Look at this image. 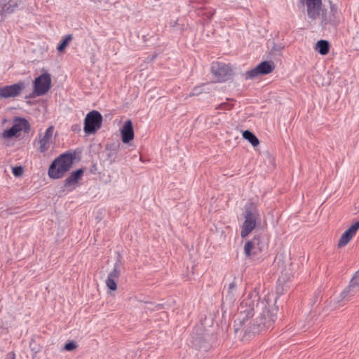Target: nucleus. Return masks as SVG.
Segmentation results:
<instances>
[{
    "mask_svg": "<svg viewBox=\"0 0 359 359\" xmlns=\"http://www.w3.org/2000/svg\"><path fill=\"white\" fill-rule=\"evenodd\" d=\"M278 307L269 296L261 300L257 291L243 299L234 320L235 332L259 334L273 327L277 318Z\"/></svg>",
    "mask_w": 359,
    "mask_h": 359,
    "instance_id": "nucleus-1",
    "label": "nucleus"
},
{
    "mask_svg": "<svg viewBox=\"0 0 359 359\" xmlns=\"http://www.w3.org/2000/svg\"><path fill=\"white\" fill-rule=\"evenodd\" d=\"M75 154L67 152L60 155L50 164L48 169V175L53 179L62 177L71 168Z\"/></svg>",
    "mask_w": 359,
    "mask_h": 359,
    "instance_id": "nucleus-2",
    "label": "nucleus"
},
{
    "mask_svg": "<svg viewBox=\"0 0 359 359\" xmlns=\"http://www.w3.org/2000/svg\"><path fill=\"white\" fill-rule=\"evenodd\" d=\"M320 26L323 29H327L328 26L336 28L340 23V13L336 4L330 3V11L323 8L320 12Z\"/></svg>",
    "mask_w": 359,
    "mask_h": 359,
    "instance_id": "nucleus-3",
    "label": "nucleus"
},
{
    "mask_svg": "<svg viewBox=\"0 0 359 359\" xmlns=\"http://www.w3.org/2000/svg\"><path fill=\"white\" fill-rule=\"evenodd\" d=\"M266 245L261 234L255 235L244 245V253L247 258L253 259L266 249Z\"/></svg>",
    "mask_w": 359,
    "mask_h": 359,
    "instance_id": "nucleus-4",
    "label": "nucleus"
},
{
    "mask_svg": "<svg viewBox=\"0 0 359 359\" xmlns=\"http://www.w3.org/2000/svg\"><path fill=\"white\" fill-rule=\"evenodd\" d=\"M254 205L250 203L245 208V221L242 226L241 236L243 238H246L255 228L257 214L253 210Z\"/></svg>",
    "mask_w": 359,
    "mask_h": 359,
    "instance_id": "nucleus-5",
    "label": "nucleus"
},
{
    "mask_svg": "<svg viewBox=\"0 0 359 359\" xmlns=\"http://www.w3.org/2000/svg\"><path fill=\"white\" fill-rule=\"evenodd\" d=\"M102 123L101 114L95 110L89 112L84 119V132L87 135L93 134L98 130Z\"/></svg>",
    "mask_w": 359,
    "mask_h": 359,
    "instance_id": "nucleus-6",
    "label": "nucleus"
},
{
    "mask_svg": "<svg viewBox=\"0 0 359 359\" xmlns=\"http://www.w3.org/2000/svg\"><path fill=\"white\" fill-rule=\"evenodd\" d=\"M51 87V78L48 73L42 74L35 79L34 83V92L31 96H41L45 95Z\"/></svg>",
    "mask_w": 359,
    "mask_h": 359,
    "instance_id": "nucleus-7",
    "label": "nucleus"
},
{
    "mask_svg": "<svg viewBox=\"0 0 359 359\" xmlns=\"http://www.w3.org/2000/svg\"><path fill=\"white\" fill-rule=\"evenodd\" d=\"M212 73L219 82L229 80L232 76V69L222 62L213 63L211 67Z\"/></svg>",
    "mask_w": 359,
    "mask_h": 359,
    "instance_id": "nucleus-8",
    "label": "nucleus"
},
{
    "mask_svg": "<svg viewBox=\"0 0 359 359\" xmlns=\"http://www.w3.org/2000/svg\"><path fill=\"white\" fill-rule=\"evenodd\" d=\"M300 2L306 6L308 18L312 21L320 18L323 8L322 0H300Z\"/></svg>",
    "mask_w": 359,
    "mask_h": 359,
    "instance_id": "nucleus-9",
    "label": "nucleus"
},
{
    "mask_svg": "<svg viewBox=\"0 0 359 359\" xmlns=\"http://www.w3.org/2000/svg\"><path fill=\"white\" fill-rule=\"evenodd\" d=\"M24 88L25 83L22 81L0 88V98L5 99L17 97L20 94L22 90H23Z\"/></svg>",
    "mask_w": 359,
    "mask_h": 359,
    "instance_id": "nucleus-10",
    "label": "nucleus"
},
{
    "mask_svg": "<svg viewBox=\"0 0 359 359\" xmlns=\"http://www.w3.org/2000/svg\"><path fill=\"white\" fill-rule=\"evenodd\" d=\"M53 133V126L48 127L43 137H40L37 144L39 145V151L40 153L46 152L50 148V141L52 138Z\"/></svg>",
    "mask_w": 359,
    "mask_h": 359,
    "instance_id": "nucleus-11",
    "label": "nucleus"
},
{
    "mask_svg": "<svg viewBox=\"0 0 359 359\" xmlns=\"http://www.w3.org/2000/svg\"><path fill=\"white\" fill-rule=\"evenodd\" d=\"M121 135L123 143H128L134 138L133 123L130 120L126 121L121 129Z\"/></svg>",
    "mask_w": 359,
    "mask_h": 359,
    "instance_id": "nucleus-12",
    "label": "nucleus"
},
{
    "mask_svg": "<svg viewBox=\"0 0 359 359\" xmlns=\"http://www.w3.org/2000/svg\"><path fill=\"white\" fill-rule=\"evenodd\" d=\"M13 126L18 132L23 131L28 133L30 130V124L27 119L21 117H15L13 120Z\"/></svg>",
    "mask_w": 359,
    "mask_h": 359,
    "instance_id": "nucleus-13",
    "label": "nucleus"
},
{
    "mask_svg": "<svg viewBox=\"0 0 359 359\" xmlns=\"http://www.w3.org/2000/svg\"><path fill=\"white\" fill-rule=\"evenodd\" d=\"M84 172L83 169H78L77 170L72 172L70 175L65 180L64 186L65 187L76 184L79 180L81 178Z\"/></svg>",
    "mask_w": 359,
    "mask_h": 359,
    "instance_id": "nucleus-14",
    "label": "nucleus"
},
{
    "mask_svg": "<svg viewBox=\"0 0 359 359\" xmlns=\"http://www.w3.org/2000/svg\"><path fill=\"white\" fill-rule=\"evenodd\" d=\"M121 145L118 144H107L106 146V150L108 151L107 158L110 161V163H114L118 158V152Z\"/></svg>",
    "mask_w": 359,
    "mask_h": 359,
    "instance_id": "nucleus-15",
    "label": "nucleus"
},
{
    "mask_svg": "<svg viewBox=\"0 0 359 359\" xmlns=\"http://www.w3.org/2000/svg\"><path fill=\"white\" fill-rule=\"evenodd\" d=\"M257 67L260 75H266L274 70L275 65L271 61H263Z\"/></svg>",
    "mask_w": 359,
    "mask_h": 359,
    "instance_id": "nucleus-16",
    "label": "nucleus"
},
{
    "mask_svg": "<svg viewBox=\"0 0 359 359\" xmlns=\"http://www.w3.org/2000/svg\"><path fill=\"white\" fill-rule=\"evenodd\" d=\"M358 288L349 284L348 287L341 292L339 302L350 301L356 294Z\"/></svg>",
    "mask_w": 359,
    "mask_h": 359,
    "instance_id": "nucleus-17",
    "label": "nucleus"
},
{
    "mask_svg": "<svg viewBox=\"0 0 359 359\" xmlns=\"http://www.w3.org/2000/svg\"><path fill=\"white\" fill-rule=\"evenodd\" d=\"M316 50L323 55H325L329 53L330 43L326 40H320L317 42Z\"/></svg>",
    "mask_w": 359,
    "mask_h": 359,
    "instance_id": "nucleus-18",
    "label": "nucleus"
},
{
    "mask_svg": "<svg viewBox=\"0 0 359 359\" xmlns=\"http://www.w3.org/2000/svg\"><path fill=\"white\" fill-rule=\"evenodd\" d=\"M122 263L120 259H118L114 265L113 270L109 273V278L118 280L121 275V269Z\"/></svg>",
    "mask_w": 359,
    "mask_h": 359,
    "instance_id": "nucleus-19",
    "label": "nucleus"
},
{
    "mask_svg": "<svg viewBox=\"0 0 359 359\" xmlns=\"http://www.w3.org/2000/svg\"><path fill=\"white\" fill-rule=\"evenodd\" d=\"M243 137L248 140L253 147H257L259 144L258 138L250 130H245L243 133Z\"/></svg>",
    "mask_w": 359,
    "mask_h": 359,
    "instance_id": "nucleus-20",
    "label": "nucleus"
},
{
    "mask_svg": "<svg viewBox=\"0 0 359 359\" xmlns=\"http://www.w3.org/2000/svg\"><path fill=\"white\" fill-rule=\"evenodd\" d=\"M15 1V0H10L8 4H5L3 8H0V15H3L5 13L13 12L17 6V4Z\"/></svg>",
    "mask_w": 359,
    "mask_h": 359,
    "instance_id": "nucleus-21",
    "label": "nucleus"
},
{
    "mask_svg": "<svg viewBox=\"0 0 359 359\" xmlns=\"http://www.w3.org/2000/svg\"><path fill=\"white\" fill-rule=\"evenodd\" d=\"M353 235L347 229L340 237L338 243V247L341 248L345 246L350 240L353 238Z\"/></svg>",
    "mask_w": 359,
    "mask_h": 359,
    "instance_id": "nucleus-22",
    "label": "nucleus"
},
{
    "mask_svg": "<svg viewBox=\"0 0 359 359\" xmlns=\"http://www.w3.org/2000/svg\"><path fill=\"white\" fill-rule=\"evenodd\" d=\"M73 39L72 34H67L66 35L62 40L60 41V44H58L57 47V50L59 52L63 51L66 47L69 45V43L72 41Z\"/></svg>",
    "mask_w": 359,
    "mask_h": 359,
    "instance_id": "nucleus-23",
    "label": "nucleus"
},
{
    "mask_svg": "<svg viewBox=\"0 0 359 359\" xmlns=\"http://www.w3.org/2000/svg\"><path fill=\"white\" fill-rule=\"evenodd\" d=\"M259 74L257 67H255L243 74V76L245 80L253 79L257 77Z\"/></svg>",
    "mask_w": 359,
    "mask_h": 359,
    "instance_id": "nucleus-24",
    "label": "nucleus"
},
{
    "mask_svg": "<svg viewBox=\"0 0 359 359\" xmlns=\"http://www.w3.org/2000/svg\"><path fill=\"white\" fill-rule=\"evenodd\" d=\"M17 133L18 132L17 131L15 127L13 126L11 128L4 131V133H2V137L4 139L11 138L15 136L17 134Z\"/></svg>",
    "mask_w": 359,
    "mask_h": 359,
    "instance_id": "nucleus-25",
    "label": "nucleus"
},
{
    "mask_svg": "<svg viewBox=\"0 0 359 359\" xmlns=\"http://www.w3.org/2000/svg\"><path fill=\"white\" fill-rule=\"evenodd\" d=\"M106 285L111 290H116L117 288L116 280L107 277L106 280Z\"/></svg>",
    "mask_w": 359,
    "mask_h": 359,
    "instance_id": "nucleus-26",
    "label": "nucleus"
},
{
    "mask_svg": "<svg viewBox=\"0 0 359 359\" xmlns=\"http://www.w3.org/2000/svg\"><path fill=\"white\" fill-rule=\"evenodd\" d=\"M29 348L34 354H36L41 351V346L36 344L34 339H32L29 342Z\"/></svg>",
    "mask_w": 359,
    "mask_h": 359,
    "instance_id": "nucleus-27",
    "label": "nucleus"
},
{
    "mask_svg": "<svg viewBox=\"0 0 359 359\" xmlns=\"http://www.w3.org/2000/svg\"><path fill=\"white\" fill-rule=\"evenodd\" d=\"M204 86H205V84H202L201 86H196L195 88H194L192 91L190 93L189 96L192 97V96H196V95H200L201 93H203V90L202 88Z\"/></svg>",
    "mask_w": 359,
    "mask_h": 359,
    "instance_id": "nucleus-28",
    "label": "nucleus"
},
{
    "mask_svg": "<svg viewBox=\"0 0 359 359\" xmlns=\"http://www.w3.org/2000/svg\"><path fill=\"white\" fill-rule=\"evenodd\" d=\"M351 285L358 288L359 286V271H357L350 281Z\"/></svg>",
    "mask_w": 359,
    "mask_h": 359,
    "instance_id": "nucleus-29",
    "label": "nucleus"
},
{
    "mask_svg": "<svg viewBox=\"0 0 359 359\" xmlns=\"http://www.w3.org/2000/svg\"><path fill=\"white\" fill-rule=\"evenodd\" d=\"M23 168L22 166H15L13 168L12 172L15 177H20L23 173Z\"/></svg>",
    "mask_w": 359,
    "mask_h": 359,
    "instance_id": "nucleus-30",
    "label": "nucleus"
},
{
    "mask_svg": "<svg viewBox=\"0 0 359 359\" xmlns=\"http://www.w3.org/2000/svg\"><path fill=\"white\" fill-rule=\"evenodd\" d=\"M76 347H77L76 344L74 341H72L67 343L65 345L64 348L66 351H71L74 350Z\"/></svg>",
    "mask_w": 359,
    "mask_h": 359,
    "instance_id": "nucleus-31",
    "label": "nucleus"
},
{
    "mask_svg": "<svg viewBox=\"0 0 359 359\" xmlns=\"http://www.w3.org/2000/svg\"><path fill=\"white\" fill-rule=\"evenodd\" d=\"M359 229V220L355 222L348 229V230L350 231V233H352V235H355L358 229Z\"/></svg>",
    "mask_w": 359,
    "mask_h": 359,
    "instance_id": "nucleus-32",
    "label": "nucleus"
},
{
    "mask_svg": "<svg viewBox=\"0 0 359 359\" xmlns=\"http://www.w3.org/2000/svg\"><path fill=\"white\" fill-rule=\"evenodd\" d=\"M236 283L235 281H233L232 283H229V287H228V294L229 295H233V293L236 290Z\"/></svg>",
    "mask_w": 359,
    "mask_h": 359,
    "instance_id": "nucleus-33",
    "label": "nucleus"
},
{
    "mask_svg": "<svg viewBox=\"0 0 359 359\" xmlns=\"http://www.w3.org/2000/svg\"><path fill=\"white\" fill-rule=\"evenodd\" d=\"M231 108V105L226 102L222 103L216 107V109L229 110Z\"/></svg>",
    "mask_w": 359,
    "mask_h": 359,
    "instance_id": "nucleus-34",
    "label": "nucleus"
},
{
    "mask_svg": "<svg viewBox=\"0 0 359 359\" xmlns=\"http://www.w3.org/2000/svg\"><path fill=\"white\" fill-rule=\"evenodd\" d=\"M215 11L210 9V10L206 11L203 15H205L208 19L210 20L212 18V16L215 15Z\"/></svg>",
    "mask_w": 359,
    "mask_h": 359,
    "instance_id": "nucleus-35",
    "label": "nucleus"
},
{
    "mask_svg": "<svg viewBox=\"0 0 359 359\" xmlns=\"http://www.w3.org/2000/svg\"><path fill=\"white\" fill-rule=\"evenodd\" d=\"M5 359H15V354L14 352L8 353Z\"/></svg>",
    "mask_w": 359,
    "mask_h": 359,
    "instance_id": "nucleus-36",
    "label": "nucleus"
},
{
    "mask_svg": "<svg viewBox=\"0 0 359 359\" xmlns=\"http://www.w3.org/2000/svg\"><path fill=\"white\" fill-rule=\"evenodd\" d=\"M282 48H283V47L276 45L273 47L271 52H275V51L280 52V51H281Z\"/></svg>",
    "mask_w": 359,
    "mask_h": 359,
    "instance_id": "nucleus-37",
    "label": "nucleus"
},
{
    "mask_svg": "<svg viewBox=\"0 0 359 359\" xmlns=\"http://www.w3.org/2000/svg\"><path fill=\"white\" fill-rule=\"evenodd\" d=\"M160 309H161V304H158L155 306L154 309L155 310H159Z\"/></svg>",
    "mask_w": 359,
    "mask_h": 359,
    "instance_id": "nucleus-38",
    "label": "nucleus"
}]
</instances>
